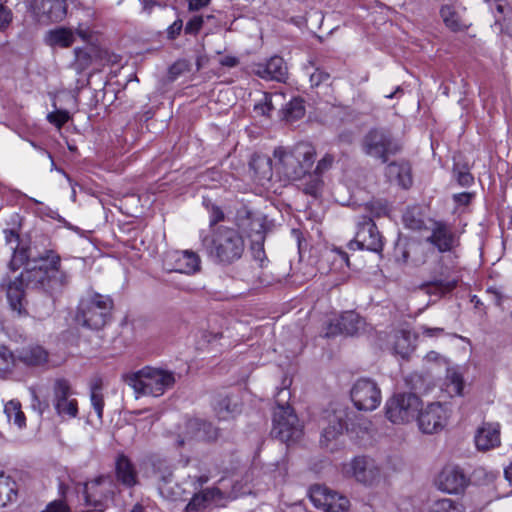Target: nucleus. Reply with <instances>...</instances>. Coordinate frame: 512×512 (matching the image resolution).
I'll return each mask as SVG.
<instances>
[{"mask_svg": "<svg viewBox=\"0 0 512 512\" xmlns=\"http://www.w3.org/2000/svg\"><path fill=\"white\" fill-rule=\"evenodd\" d=\"M32 267L26 269L13 281L3 280L7 299L12 311L18 315L25 312L24 286L52 293L69 282V275L61 267V256L52 248L44 249L33 260Z\"/></svg>", "mask_w": 512, "mask_h": 512, "instance_id": "1", "label": "nucleus"}, {"mask_svg": "<svg viewBox=\"0 0 512 512\" xmlns=\"http://www.w3.org/2000/svg\"><path fill=\"white\" fill-rule=\"evenodd\" d=\"M201 245L207 256L216 264L231 265L242 258L245 252V240L233 227L220 225L209 234L200 232Z\"/></svg>", "mask_w": 512, "mask_h": 512, "instance_id": "2", "label": "nucleus"}, {"mask_svg": "<svg viewBox=\"0 0 512 512\" xmlns=\"http://www.w3.org/2000/svg\"><path fill=\"white\" fill-rule=\"evenodd\" d=\"M315 155L309 143H298L290 149L278 147L273 152L274 169L284 180H301L312 168Z\"/></svg>", "mask_w": 512, "mask_h": 512, "instance_id": "3", "label": "nucleus"}, {"mask_svg": "<svg viewBox=\"0 0 512 512\" xmlns=\"http://www.w3.org/2000/svg\"><path fill=\"white\" fill-rule=\"evenodd\" d=\"M124 381L134 390L137 397H159L174 386L175 375L168 370L146 366L126 375Z\"/></svg>", "mask_w": 512, "mask_h": 512, "instance_id": "4", "label": "nucleus"}, {"mask_svg": "<svg viewBox=\"0 0 512 512\" xmlns=\"http://www.w3.org/2000/svg\"><path fill=\"white\" fill-rule=\"evenodd\" d=\"M112 308L113 301L109 296L90 294L81 299L76 321L89 329L99 330L108 322Z\"/></svg>", "mask_w": 512, "mask_h": 512, "instance_id": "5", "label": "nucleus"}, {"mask_svg": "<svg viewBox=\"0 0 512 512\" xmlns=\"http://www.w3.org/2000/svg\"><path fill=\"white\" fill-rule=\"evenodd\" d=\"M117 484L109 475H101L83 484L86 506L94 511L103 512L115 505Z\"/></svg>", "mask_w": 512, "mask_h": 512, "instance_id": "6", "label": "nucleus"}, {"mask_svg": "<svg viewBox=\"0 0 512 512\" xmlns=\"http://www.w3.org/2000/svg\"><path fill=\"white\" fill-rule=\"evenodd\" d=\"M362 149L366 155L385 163L401 150V145L388 130L375 128L364 136Z\"/></svg>", "mask_w": 512, "mask_h": 512, "instance_id": "7", "label": "nucleus"}, {"mask_svg": "<svg viewBox=\"0 0 512 512\" xmlns=\"http://www.w3.org/2000/svg\"><path fill=\"white\" fill-rule=\"evenodd\" d=\"M422 407L421 399L414 393H399L386 401L385 416L394 424H406L415 419Z\"/></svg>", "mask_w": 512, "mask_h": 512, "instance_id": "8", "label": "nucleus"}, {"mask_svg": "<svg viewBox=\"0 0 512 512\" xmlns=\"http://www.w3.org/2000/svg\"><path fill=\"white\" fill-rule=\"evenodd\" d=\"M272 434L282 442L295 441L302 434V425L290 405L280 404L273 414Z\"/></svg>", "mask_w": 512, "mask_h": 512, "instance_id": "9", "label": "nucleus"}, {"mask_svg": "<svg viewBox=\"0 0 512 512\" xmlns=\"http://www.w3.org/2000/svg\"><path fill=\"white\" fill-rule=\"evenodd\" d=\"M74 395L75 391L67 379L57 378L54 381L52 404L56 414L62 420H70L78 416V401Z\"/></svg>", "mask_w": 512, "mask_h": 512, "instance_id": "10", "label": "nucleus"}, {"mask_svg": "<svg viewBox=\"0 0 512 512\" xmlns=\"http://www.w3.org/2000/svg\"><path fill=\"white\" fill-rule=\"evenodd\" d=\"M384 247V240L372 218L363 215L357 222L355 237L349 242L350 249H366L380 253Z\"/></svg>", "mask_w": 512, "mask_h": 512, "instance_id": "11", "label": "nucleus"}, {"mask_svg": "<svg viewBox=\"0 0 512 512\" xmlns=\"http://www.w3.org/2000/svg\"><path fill=\"white\" fill-rule=\"evenodd\" d=\"M351 400L358 410L373 411L381 403V390L370 378H360L350 390Z\"/></svg>", "mask_w": 512, "mask_h": 512, "instance_id": "12", "label": "nucleus"}, {"mask_svg": "<svg viewBox=\"0 0 512 512\" xmlns=\"http://www.w3.org/2000/svg\"><path fill=\"white\" fill-rule=\"evenodd\" d=\"M426 241L440 253L448 252L454 257H456L455 249L460 245L459 235L450 224L443 221L434 222L431 234L426 238Z\"/></svg>", "mask_w": 512, "mask_h": 512, "instance_id": "13", "label": "nucleus"}, {"mask_svg": "<svg viewBox=\"0 0 512 512\" xmlns=\"http://www.w3.org/2000/svg\"><path fill=\"white\" fill-rule=\"evenodd\" d=\"M449 413L445 405L437 402L420 408L417 415L419 429L425 434H433L442 430L448 420Z\"/></svg>", "mask_w": 512, "mask_h": 512, "instance_id": "14", "label": "nucleus"}, {"mask_svg": "<svg viewBox=\"0 0 512 512\" xmlns=\"http://www.w3.org/2000/svg\"><path fill=\"white\" fill-rule=\"evenodd\" d=\"M310 499L314 506L324 512H346L349 500L325 486H315L310 491Z\"/></svg>", "mask_w": 512, "mask_h": 512, "instance_id": "15", "label": "nucleus"}, {"mask_svg": "<svg viewBox=\"0 0 512 512\" xmlns=\"http://www.w3.org/2000/svg\"><path fill=\"white\" fill-rule=\"evenodd\" d=\"M348 409L341 404H336L331 410H326L323 421L321 443L328 446L329 442L336 439L347 428Z\"/></svg>", "mask_w": 512, "mask_h": 512, "instance_id": "16", "label": "nucleus"}, {"mask_svg": "<svg viewBox=\"0 0 512 512\" xmlns=\"http://www.w3.org/2000/svg\"><path fill=\"white\" fill-rule=\"evenodd\" d=\"M469 484V478L456 465H447L439 475V488L450 494L463 492Z\"/></svg>", "mask_w": 512, "mask_h": 512, "instance_id": "17", "label": "nucleus"}, {"mask_svg": "<svg viewBox=\"0 0 512 512\" xmlns=\"http://www.w3.org/2000/svg\"><path fill=\"white\" fill-rule=\"evenodd\" d=\"M364 326V320L354 311L344 312L338 319L331 321L325 332V337L338 334L354 335Z\"/></svg>", "mask_w": 512, "mask_h": 512, "instance_id": "18", "label": "nucleus"}, {"mask_svg": "<svg viewBox=\"0 0 512 512\" xmlns=\"http://www.w3.org/2000/svg\"><path fill=\"white\" fill-rule=\"evenodd\" d=\"M218 437V430L209 422L200 419H190L186 422V431L183 437L177 440L178 446L186 441H211Z\"/></svg>", "mask_w": 512, "mask_h": 512, "instance_id": "19", "label": "nucleus"}, {"mask_svg": "<svg viewBox=\"0 0 512 512\" xmlns=\"http://www.w3.org/2000/svg\"><path fill=\"white\" fill-rule=\"evenodd\" d=\"M30 6L39 20L58 22L67 14L66 0H32Z\"/></svg>", "mask_w": 512, "mask_h": 512, "instance_id": "20", "label": "nucleus"}, {"mask_svg": "<svg viewBox=\"0 0 512 512\" xmlns=\"http://www.w3.org/2000/svg\"><path fill=\"white\" fill-rule=\"evenodd\" d=\"M254 73L265 80L284 81L287 75V67L283 58L271 57L266 63L256 64Z\"/></svg>", "mask_w": 512, "mask_h": 512, "instance_id": "21", "label": "nucleus"}, {"mask_svg": "<svg viewBox=\"0 0 512 512\" xmlns=\"http://www.w3.org/2000/svg\"><path fill=\"white\" fill-rule=\"evenodd\" d=\"M350 467L355 479L363 484L371 485L380 477L379 469L365 457L354 458Z\"/></svg>", "mask_w": 512, "mask_h": 512, "instance_id": "22", "label": "nucleus"}, {"mask_svg": "<svg viewBox=\"0 0 512 512\" xmlns=\"http://www.w3.org/2000/svg\"><path fill=\"white\" fill-rule=\"evenodd\" d=\"M475 444L479 450H489L500 444V425L484 423L475 435Z\"/></svg>", "mask_w": 512, "mask_h": 512, "instance_id": "23", "label": "nucleus"}, {"mask_svg": "<svg viewBox=\"0 0 512 512\" xmlns=\"http://www.w3.org/2000/svg\"><path fill=\"white\" fill-rule=\"evenodd\" d=\"M44 42L51 48H69L75 42V34L70 28L57 27L46 32Z\"/></svg>", "mask_w": 512, "mask_h": 512, "instance_id": "24", "label": "nucleus"}, {"mask_svg": "<svg viewBox=\"0 0 512 512\" xmlns=\"http://www.w3.org/2000/svg\"><path fill=\"white\" fill-rule=\"evenodd\" d=\"M17 359L27 366H41L48 361V352L39 345H30L17 351Z\"/></svg>", "mask_w": 512, "mask_h": 512, "instance_id": "25", "label": "nucleus"}, {"mask_svg": "<svg viewBox=\"0 0 512 512\" xmlns=\"http://www.w3.org/2000/svg\"><path fill=\"white\" fill-rule=\"evenodd\" d=\"M386 175L407 189L412 185L411 166L406 161L391 162L386 167Z\"/></svg>", "mask_w": 512, "mask_h": 512, "instance_id": "26", "label": "nucleus"}, {"mask_svg": "<svg viewBox=\"0 0 512 512\" xmlns=\"http://www.w3.org/2000/svg\"><path fill=\"white\" fill-rule=\"evenodd\" d=\"M18 497V485L16 481L0 468V508L14 503Z\"/></svg>", "mask_w": 512, "mask_h": 512, "instance_id": "27", "label": "nucleus"}, {"mask_svg": "<svg viewBox=\"0 0 512 512\" xmlns=\"http://www.w3.org/2000/svg\"><path fill=\"white\" fill-rule=\"evenodd\" d=\"M213 407L220 420H229L240 412L238 401L229 395H218L214 400Z\"/></svg>", "mask_w": 512, "mask_h": 512, "instance_id": "28", "label": "nucleus"}, {"mask_svg": "<svg viewBox=\"0 0 512 512\" xmlns=\"http://www.w3.org/2000/svg\"><path fill=\"white\" fill-rule=\"evenodd\" d=\"M416 337L408 330L395 332L393 336V352L401 358H408L415 348Z\"/></svg>", "mask_w": 512, "mask_h": 512, "instance_id": "29", "label": "nucleus"}, {"mask_svg": "<svg viewBox=\"0 0 512 512\" xmlns=\"http://www.w3.org/2000/svg\"><path fill=\"white\" fill-rule=\"evenodd\" d=\"M4 233L6 242L13 252L10 266L13 270H17L28 260L29 255L25 248H19V235L14 230H5Z\"/></svg>", "mask_w": 512, "mask_h": 512, "instance_id": "30", "label": "nucleus"}, {"mask_svg": "<svg viewBox=\"0 0 512 512\" xmlns=\"http://www.w3.org/2000/svg\"><path fill=\"white\" fill-rule=\"evenodd\" d=\"M175 268L174 270L183 274H192L199 270L200 259L199 256L192 251L177 252L174 256Z\"/></svg>", "mask_w": 512, "mask_h": 512, "instance_id": "31", "label": "nucleus"}, {"mask_svg": "<svg viewBox=\"0 0 512 512\" xmlns=\"http://www.w3.org/2000/svg\"><path fill=\"white\" fill-rule=\"evenodd\" d=\"M116 475L118 480L125 486L131 487L137 483V474L130 460L120 455L116 461Z\"/></svg>", "mask_w": 512, "mask_h": 512, "instance_id": "32", "label": "nucleus"}, {"mask_svg": "<svg viewBox=\"0 0 512 512\" xmlns=\"http://www.w3.org/2000/svg\"><path fill=\"white\" fill-rule=\"evenodd\" d=\"M249 166L250 169L253 170L254 175L259 180H268L272 176V167L274 166V164L272 163V160L265 155H253L250 160Z\"/></svg>", "mask_w": 512, "mask_h": 512, "instance_id": "33", "label": "nucleus"}, {"mask_svg": "<svg viewBox=\"0 0 512 512\" xmlns=\"http://www.w3.org/2000/svg\"><path fill=\"white\" fill-rule=\"evenodd\" d=\"M301 180H303L301 184L302 191L310 196L318 197L322 190L323 181L321 176L317 173H307Z\"/></svg>", "mask_w": 512, "mask_h": 512, "instance_id": "34", "label": "nucleus"}, {"mask_svg": "<svg viewBox=\"0 0 512 512\" xmlns=\"http://www.w3.org/2000/svg\"><path fill=\"white\" fill-rule=\"evenodd\" d=\"M440 13L444 23L451 30L459 31L466 27V24L462 21L454 7L445 5L441 8Z\"/></svg>", "mask_w": 512, "mask_h": 512, "instance_id": "35", "label": "nucleus"}, {"mask_svg": "<svg viewBox=\"0 0 512 512\" xmlns=\"http://www.w3.org/2000/svg\"><path fill=\"white\" fill-rule=\"evenodd\" d=\"M4 413L8 421L13 422L18 428H23L26 425V418L18 401L11 400L6 403Z\"/></svg>", "mask_w": 512, "mask_h": 512, "instance_id": "36", "label": "nucleus"}, {"mask_svg": "<svg viewBox=\"0 0 512 512\" xmlns=\"http://www.w3.org/2000/svg\"><path fill=\"white\" fill-rule=\"evenodd\" d=\"M409 260L416 266L425 263L426 256L424 254V248L420 244H409L402 252V261L407 263Z\"/></svg>", "mask_w": 512, "mask_h": 512, "instance_id": "37", "label": "nucleus"}, {"mask_svg": "<svg viewBox=\"0 0 512 512\" xmlns=\"http://www.w3.org/2000/svg\"><path fill=\"white\" fill-rule=\"evenodd\" d=\"M428 512H465V510L459 502L450 498H442L433 502Z\"/></svg>", "mask_w": 512, "mask_h": 512, "instance_id": "38", "label": "nucleus"}, {"mask_svg": "<svg viewBox=\"0 0 512 512\" xmlns=\"http://www.w3.org/2000/svg\"><path fill=\"white\" fill-rule=\"evenodd\" d=\"M203 204L209 213V234H211L215 228L220 226L217 224L225 219V214L219 206L211 203L210 200L205 199Z\"/></svg>", "mask_w": 512, "mask_h": 512, "instance_id": "39", "label": "nucleus"}, {"mask_svg": "<svg viewBox=\"0 0 512 512\" xmlns=\"http://www.w3.org/2000/svg\"><path fill=\"white\" fill-rule=\"evenodd\" d=\"M154 472L164 483L172 481L173 471L171 465L165 459H156L152 463Z\"/></svg>", "mask_w": 512, "mask_h": 512, "instance_id": "40", "label": "nucleus"}, {"mask_svg": "<svg viewBox=\"0 0 512 512\" xmlns=\"http://www.w3.org/2000/svg\"><path fill=\"white\" fill-rule=\"evenodd\" d=\"M59 490H60V494L64 498V500L60 499V500L52 501L41 512H71L70 508L66 504L68 488L63 483H61L59 485Z\"/></svg>", "mask_w": 512, "mask_h": 512, "instance_id": "41", "label": "nucleus"}, {"mask_svg": "<svg viewBox=\"0 0 512 512\" xmlns=\"http://www.w3.org/2000/svg\"><path fill=\"white\" fill-rule=\"evenodd\" d=\"M305 113V107L301 99H292L285 108V118L294 121L301 118Z\"/></svg>", "mask_w": 512, "mask_h": 512, "instance_id": "42", "label": "nucleus"}, {"mask_svg": "<svg viewBox=\"0 0 512 512\" xmlns=\"http://www.w3.org/2000/svg\"><path fill=\"white\" fill-rule=\"evenodd\" d=\"M17 361V354L14 355L6 347L0 348V374L10 372Z\"/></svg>", "mask_w": 512, "mask_h": 512, "instance_id": "43", "label": "nucleus"}, {"mask_svg": "<svg viewBox=\"0 0 512 512\" xmlns=\"http://www.w3.org/2000/svg\"><path fill=\"white\" fill-rule=\"evenodd\" d=\"M365 209L370 213V218H380L388 213V205L384 200H372L365 204Z\"/></svg>", "mask_w": 512, "mask_h": 512, "instance_id": "44", "label": "nucleus"}, {"mask_svg": "<svg viewBox=\"0 0 512 512\" xmlns=\"http://www.w3.org/2000/svg\"><path fill=\"white\" fill-rule=\"evenodd\" d=\"M74 54L75 64L78 70L83 71L90 66L92 57L86 49L77 47L74 49Z\"/></svg>", "mask_w": 512, "mask_h": 512, "instance_id": "45", "label": "nucleus"}, {"mask_svg": "<svg viewBox=\"0 0 512 512\" xmlns=\"http://www.w3.org/2000/svg\"><path fill=\"white\" fill-rule=\"evenodd\" d=\"M91 404L97 414L98 419L103 417L104 399L98 386H93L91 389Z\"/></svg>", "mask_w": 512, "mask_h": 512, "instance_id": "46", "label": "nucleus"}, {"mask_svg": "<svg viewBox=\"0 0 512 512\" xmlns=\"http://www.w3.org/2000/svg\"><path fill=\"white\" fill-rule=\"evenodd\" d=\"M48 121L58 128L62 127L69 121V113L67 111L58 110L48 114Z\"/></svg>", "mask_w": 512, "mask_h": 512, "instance_id": "47", "label": "nucleus"}, {"mask_svg": "<svg viewBox=\"0 0 512 512\" xmlns=\"http://www.w3.org/2000/svg\"><path fill=\"white\" fill-rule=\"evenodd\" d=\"M273 109L272 96L269 94H264L263 100L256 103L254 106V110L262 115H268Z\"/></svg>", "mask_w": 512, "mask_h": 512, "instance_id": "48", "label": "nucleus"}, {"mask_svg": "<svg viewBox=\"0 0 512 512\" xmlns=\"http://www.w3.org/2000/svg\"><path fill=\"white\" fill-rule=\"evenodd\" d=\"M203 23H204V17L194 16L186 23L185 33L192 34V35L197 34L200 31V29L202 28Z\"/></svg>", "mask_w": 512, "mask_h": 512, "instance_id": "49", "label": "nucleus"}, {"mask_svg": "<svg viewBox=\"0 0 512 512\" xmlns=\"http://www.w3.org/2000/svg\"><path fill=\"white\" fill-rule=\"evenodd\" d=\"M447 378L452 385L453 392L456 393L457 395H461L463 390V380L461 375L453 371L449 372Z\"/></svg>", "mask_w": 512, "mask_h": 512, "instance_id": "50", "label": "nucleus"}, {"mask_svg": "<svg viewBox=\"0 0 512 512\" xmlns=\"http://www.w3.org/2000/svg\"><path fill=\"white\" fill-rule=\"evenodd\" d=\"M12 18V11L8 7L0 4V31L6 29L9 26Z\"/></svg>", "mask_w": 512, "mask_h": 512, "instance_id": "51", "label": "nucleus"}, {"mask_svg": "<svg viewBox=\"0 0 512 512\" xmlns=\"http://www.w3.org/2000/svg\"><path fill=\"white\" fill-rule=\"evenodd\" d=\"M31 407L33 410L37 411L40 415L44 413V411L48 408V404L39 399L36 391L31 389Z\"/></svg>", "mask_w": 512, "mask_h": 512, "instance_id": "52", "label": "nucleus"}, {"mask_svg": "<svg viewBox=\"0 0 512 512\" xmlns=\"http://www.w3.org/2000/svg\"><path fill=\"white\" fill-rule=\"evenodd\" d=\"M329 73L322 71L320 69H316L310 75V82L312 86H319L321 83L326 82L329 79Z\"/></svg>", "mask_w": 512, "mask_h": 512, "instance_id": "53", "label": "nucleus"}, {"mask_svg": "<svg viewBox=\"0 0 512 512\" xmlns=\"http://www.w3.org/2000/svg\"><path fill=\"white\" fill-rule=\"evenodd\" d=\"M207 500L206 496L203 494H196L187 504L186 509L188 511L198 510L200 507L204 506L205 501Z\"/></svg>", "mask_w": 512, "mask_h": 512, "instance_id": "54", "label": "nucleus"}, {"mask_svg": "<svg viewBox=\"0 0 512 512\" xmlns=\"http://www.w3.org/2000/svg\"><path fill=\"white\" fill-rule=\"evenodd\" d=\"M334 161V158L332 155H325L318 163H317V166H316V169H315V173H317L318 175H321V173H323L324 171H326L327 169H329L331 166H332V163Z\"/></svg>", "mask_w": 512, "mask_h": 512, "instance_id": "55", "label": "nucleus"}, {"mask_svg": "<svg viewBox=\"0 0 512 512\" xmlns=\"http://www.w3.org/2000/svg\"><path fill=\"white\" fill-rule=\"evenodd\" d=\"M183 28V22L180 19L174 21L167 29V35L169 39H175Z\"/></svg>", "mask_w": 512, "mask_h": 512, "instance_id": "56", "label": "nucleus"}, {"mask_svg": "<svg viewBox=\"0 0 512 512\" xmlns=\"http://www.w3.org/2000/svg\"><path fill=\"white\" fill-rule=\"evenodd\" d=\"M457 181L461 186L468 187L473 183L474 178L468 171H459L457 173Z\"/></svg>", "mask_w": 512, "mask_h": 512, "instance_id": "57", "label": "nucleus"}, {"mask_svg": "<svg viewBox=\"0 0 512 512\" xmlns=\"http://www.w3.org/2000/svg\"><path fill=\"white\" fill-rule=\"evenodd\" d=\"M421 333L426 337H440L445 334V330L440 327L430 328L427 326L420 327Z\"/></svg>", "mask_w": 512, "mask_h": 512, "instance_id": "58", "label": "nucleus"}, {"mask_svg": "<svg viewBox=\"0 0 512 512\" xmlns=\"http://www.w3.org/2000/svg\"><path fill=\"white\" fill-rule=\"evenodd\" d=\"M211 0H188V10L198 11L209 5Z\"/></svg>", "mask_w": 512, "mask_h": 512, "instance_id": "59", "label": "nucleus"}, {"mask_svg": "<svg viewBox=\"0 0 512 512\" xmlns=\"http://www.w3.org/2000/svg\"><path fill=\"white\" fill-rule=\"evenodd\" d=\"M141 4L143 11L147 14H151L155 7L160 6L157 0H141Z\"/></svg>", "mask_w": 512, "mask_h": 512, "instance_id": "60", "label": "nucleus"}, {"mask_svg": "<svg viewBox=\"0 0 512 512\" xmlns=\"http://www.w3.org/2000/svg\"><path fill=\"white\" fill-rule=\"evenodd\" d=\"M471 198H472V194L471 193H467V192H463V193H459V194H455L454 195L455 202H457L460 205H467V204H469V202L471 201Z\"/></svg>", "mask_w": 512, "mask_h": 512, "instance_id": "61", "label": "nucleus"}, {"mask_svg": "<svg viewBox=\"0 0 512 512\" xmlns=\"http://www.w3.org/2000/svg\"><path fill=\"white\" fill-rule=\"evenodd\" d=\"M238 63V59L234 56H225L220 60V64L226 67H235Z\"/></svg>", "mask_w": 512, "mask_h": 512, "instance_id": "62", "label": "nucleus"}, {"mask_svg": "<svg viewBox=\"0 0 512 512\" xmlns=\"http://www.w3.org/2000/svg\"><path fill=\"white\" fill-rule=\"evenodd\" d=\"M254 258L259 261L260 267L263 266L264 261L266 260L265 252L262 247L254 250Z\"/></svg>", "mask_w": 512, "mask_h": 512, "instance_id": "63", "label": "nucleus"}, {"mask_svg": "<svg viewBox=\"0 0 512 512\" xmlns=\"http://www.w3.org/2000/svg\"><path fill=\"white\" fill-rule=\"evenodd\" d=\"M332 253L335 255V256H338L339 259L342 261V262H345L347 265L349 264V259H348V255L346 252L340 250V249H334L332 251Z\"/></svg>", "mask_w": 512, "mask_h": 512, "instance_id": "64", "label": "nucleus"}]
</instances>
